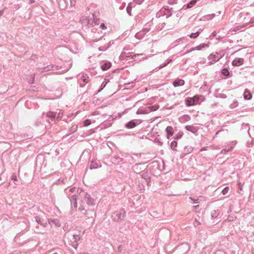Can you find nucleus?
I'll list each match as a JSON object with an SVG mask.
<instances>
[{
  "label": "nucleus",
  "instance_id": "1",
  "mask_svg": "<svg viewBox=\"0 0 254 254\" xmlns=\"http://www.w3.org/2000/svg\"><path fill=\"white\" fill-rule=\"evenodd\" d=\"M199 99V97L197 95H196L192 98H188L186 99V104L189 106L196 104Z\"/></svg>",
  "mask_w": 254,
  "mask_h": 254
},
{
  "label": "nucleus",
  "instance_id": "2",
  "mask_svg": "<svg viewBox=\"0 0 254 254\" xmlns=\"http://www.w3.org/2000/svg\"><path fill=\"white\" fill-rule=\"evenodd\" d=\"M244 63V60L242 58H237L234 60L232 64L234 66H240L243 64Z\"/></svg>",
  "mask_w": 254,
  "mask_h": 254
},
{
  "label": "nucleus",
  "instance_id": "3",
  "mask_svg": "<svg viewBox=\"0 0 254 254\" xmlns=\"http://www.w3.org/2000/svg\"><path fill=\"white\" fill-rule=\"evenodd\" d=\"M185 81L183 79H176L173 84L175 87L179 86H182L184 84Z\"/></svg>",
  "mask_w": 254,
  "mask_h": 254
},
{
  "label": "nucleus",
  "instance_id": "4",
  "mask_svg": "<svg viewBox=\"0 0 254 254\" xmlns=\"http://www.w3.org/2000/svg\"><path fill=\"white\" fill-rule=\"evenodd\" d=\"M166 132L167 133V137L168 138H169L170 136H172L174 134L173 128L171 126L167 127L166 129Z\"/></svg>",
  "mask_w": 254,
  "mask_h": 254
},
{
  "label": "nucleus",
  "instance_id": "5",
  "mask_svg": "<svg viewBox=\"0 0 254 254\" xmlns=\"http://www.w3.org/2000/svg\"><path fill=\"white\" fill-rule=\"evenodd\" d=\"M252 97L251 93L248 90H245L244 93V97L245 99H250Z\"/></svg>",
  "mask_w": 254,
  "mask_h": 254
},
{
  "label": "nucleus",
  "instance_id": "6",
  "mask_svg": "<svg viewBox=\"0 0 254 254\" xmlns=\"http://www.w3.org/2000/svg\"><path fill=\"white\" fill-rule=\"evenodd\" d=\"M111 64L109 62H107L102 65L101 68L103 70H106L111 67Z\"/></svg>",
  "mask_w": 254,
  "mask_h": 254
},
{
  "label": "nucleus",
  "instance_id": "7",
  "mask_svg": "<svg viewBox=\"0 0 254 254\" xmlns=\"http://www.w3.org/2000/svg\"><path fill=\"white\" fill-rule=\"evenodd\" d=\"M159 108V106L157 105H155L152 106H149L147 108L148 109H146V111H155L157 110Z\"/></svg>",
  "mask_w": 254,
  "mask_h": 254
},
{
  "label": "nucleus",
  "instance_id": "8",
  "mask_svg": "<svg viewBox=\"0 0 254 254\" xmlns=\"http://www.w3.org/2000/svg\"><path fill=\"white\" fill-rule=\"evenodd\" d=\"M136 126V124L135 123L133 122V121H130L129 122H128L127 125H126V127H127L128 128H133L134 127Z\"/></svg>",
  "mask_w": 254,
  "mask_h": 254
},
{
  "label": "nucleus",
  "instance_id": "9",
  "mask_svg": "<svg viewBox=\"0 0 254 254\" xmlns=\"http://www.w3.org/2000/svg\"><path fill=\"white\" fill-rule=\"evenodd\" d=\"M47 116L50 118L54 119L56 117V113L50 111L47 113Z\"/></svg>",
  "mask_w": 254,
  "mask_h": 254
},
{
  "label": "nucleus",
  "instance_id": "10",
  "mask_svg": "<svg viewBox=\"0 0 254 254\" xmlns=\"http://www.w3.org/2000/svg\"><path fill=\"white\" fill-rule=\"evenodd\" d=\"M177 146V142L176 141H172L171 143V147L173 150H176V148Z\"/></svg>",
  "mask_w": 254,
  "mask_h": 254
},
{
  "label": "nucleus",
  "instance_id": "11",
  "mask_svg": "<svg viewBox=\"0 0 254 254\" xmlns=\"http://www.w3.org/2000/svg\"><path fill=\"white\" fill-rule=\"evenodd\" d=\"M196 3L195 0H193L189 3L187 5V8H190L192 7Z\"/></svg>",
  "mask_w": 254,
  "mask_h": 254
},
{
  "label": "nucleus",
  "instance_id": "12",
  "mask_svg": "<svg viewBox=\"0 0 254 254\" xmlns=\"http://www.w3.org/2000/svg\"><path fill=\"white\" fill-rule=\"evenodd\" d=\"M222 73L225 76H228L229 74V72L227 68H224L222 70Z\"/></svg>",
  "mask_w": 254,
  "mask_h": 254
},
{
  "label": "nucleus",
  "instance_id": "13",
  "mask_svg": "<svg viewBox=\"0 0 254 254\" xmlns=\"http://www.w3.org/2000/svg\"><path fill=\"white\" fill-rule=\"evenodd\" d=\"M91 123V122L90 120L87 119L84 122V126L85 127H87L89 126Z\"/></svg>",
  "mask_w": 254,
  "mask_h": 254
},
{
  "label": "nucleus",
  "instance_id": "14",
  "mask_svg": "<svg viewBox=\"0 0 254 254\" xmlns=\"http://www.w3.org/2000/svg\"><path fill=\"white\" fill-rule=\"evenodd\" d=\"M199 35V32H197L195 33H192L190 35V37L191 38H195L197 37Z\"/></svg>",
  "mask_w": 254,
  "mask_h": 254
},
{
  "label": "nucleus",
  "instance_id": "15",
  "mask_svg": "<svg viewBox=\"0 0 254 254\" xmlns=\"http://www.w3.org/2000/svg\"><path fill=\"white\" fill-rule=\"evenodd\" d=\"M127 12L128 13L129 15H131V7L129 5H128L127 8Z\"/></svg>",
  "mask_w": 254,
  "mask_h": 254
},
{
  "label": "nucleus",
  "instance_id": "16",
  "mask_svg": "<svg viewBox=\"0 0 254 254\" xmlns=\"http://www.w3.org/2000/svg\"><path fill=\"white\" fill-rule=\"evenodd\" d=\"M203 46L199 45L195 48H192L191 51L197 50H200Z\"/></svg>",
  "mask_w": 254,
  "mask_h": 254
},
{
  "label": "nucleus",
  "instance_id": "17",
  "mask_svg": "<svg viewBox=\"0 0 254 254\" xmlns=\"http://www.w3.org/2000/svg\"><path fill=\"white\" fill-rule=\"evenodd\" d=\"M229 190L228 187H226L223 190L222 193L223 194H225L226 193H227L228 191Z\"/></svg>",
  "mask_w": 254,
  "mask_h": 254
},
{
  "label": "nucleus",
  "instance_id": "18",
  "mask_svg": "<svg viewBox=\"0 0 254 254\" xmlns=\"http://www.w3.org/2000/svg\"><path fill=\"white\" fill-rule=\"evenodd\" d=\"M100 27L101 28H102V29H105L106 28V26L105 25V24L104 23H102L101 25H100Z\"/></svg>",
  "mask_w": 254,
  "mask_h": 254
},
{
  "label": "nucleus",
  "instance_id": "19",
  "mask_svg": "<svg viewBox=\"0 0 254 254\" xmlns=\"http://www.w3.org/2000/svg\"><path fill=\"white\" fill-rule=\"evenodd\" d=\"M227 151H227V150H225V149H223V150H222V153H225V152H227Z\"/></svg>",
  "mask_w": 254,
  "mask_h": 254
},
{
  "label": "nucleus",
  "instance_id": "20",
  "mask_svg": "<svg viewBox=\"0 0 254 254\" xmlns=\"http://www.w3.org/2000/svg\"><path fill=\"white\" fill-rule=\"evenodd\" d=\"M199 224L198 222H197L196 223H194V225H198Z\"/></svg>",
  "mask_w": 254,
  "mask_h": 254
},
{
  "label": "nucleus",
  "instance_id": "21",
  "mask_svg": "<svg viewBox=\"0 0 254 254\" xmlns=\"http://www.w3.org/2000/svg\"><path fill=\"white\" fill-rule=\"evenodd\" d=\"M13 179H14V180H16V177H14Z\"/></svg>",
  "mask_w": 254,
  "mask_h": 254
},
{
  "label": "nucleus",
  "instance_id": "22",
  "mask_svg": "<svg viewBox=\"0 0 254 254\" xmlns=\"http://www.w3.org/2000/svg\"><path fill=\"white\" fill-rule=\"evenodd\" d=\"M240 190H242V188L241 187H240Z\"/></svg>",
  "mask_w": 254,
  "mask_h": 254
}]
</instances>
